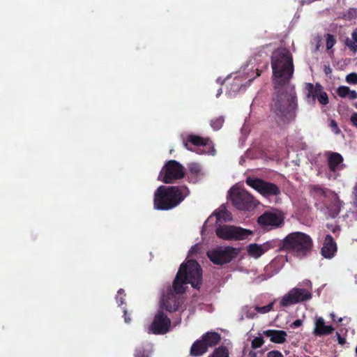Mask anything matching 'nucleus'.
<instances>
[{
    "instance_id": "c756f323",
    "label": "nucleus",
    "mask_w": 357,
    "mask_h": 357,
    "mask_svg": "<svg viewBox=\"0 0 357 357\" xmlns=\"http://www.w3.org/2000/svg\"><path fill=\"white\" fill-rule=\"evenodd\" d=\"M326 38V46L328 50H331L336 43L335 36L331 33H326L324 36Z\"/></svg>"
},
{
    "instance_id": "f3484780",
    "label": "nucleus",
    "mask_w": 357,
    "mask_h": 357,
    "mask_svg": "<svg viewBox=\"0 0 357 357\" xmlns=\"http://www.w3.org/2000/svg\"><path fill=\"white\" fill-rule=\"evenodd\" d=\"M322 89L323 86L319 83H317L315 85L312 83H306L305 91L307 98L311 99L312 102L314 103L319 93Z\"/></svg>"
},
{
    "instance_id": "a19ab883",
    "label": "nucleus",
    "mask_w": 357,
    "mask_h": 357,
    "mask_svg": "<svg viewBox=\"0 0 357 357\" xmlns=\"http://www.w3.org/2000/svg\"><path fill=\"white\" fill-rule=\"evenodd\" d=\"M352 197H353V205L356 208H357V182L356 183L353 191H352Z\"/></svg>"
},
{
    "instance_id": "7ed1b4c3",
    "label": "nucleus",
    "mask_w": 357,
    "mask_h": 357,
    "mask_svg": "<svg viewBox=\"0 0 357 357\" xmlns=\"http://www.w3.org/2000/svg\"><path fill=\"white\" fill-rule=\"evenodd\" d=\"M202 282V270L196 260L190 259L179 267L172 287L176 294L185 291V284H190L193 288L199 289Z\"/></svg>"
},
{
    "instance_id": "5fc2aeb1",
    "label": "nucleus",
    "mask_w": 357,
    "mask_h": 357,
    "mask_svg": "<svg viewBox=\"0 0 357 357\" xmlns=\"http://www.w3.org/2000/svg\"><path fill=\"white\" fill-rule=\"evenodd\" d=\"M217 219L220 220L222 218L221 212H219L216 214Z\"/></svg>"
},
{
    "instance_id": "1a4fd4ad",
    "label": "nucleus",
    "mask_w": 357,
    "mask_h": 357,
    "mask_svg": "<svg viewBox=\"0 0 357 357\" xmlns=\"http://www.w3.org/2000/svg\"><path fill=\"white\" fill-rule=\"evenodd\" d=\"M215 234L218 238L225 240H244L252 232L249 229L241 227L222 225L216 229Z\"/></svg>"
},
{
    "instance_id": "f8f14e48",
    "label": "nucleus",
    "mask_w": 357,
    "mask_h": 357,
    "mask_svg": "<svg viewBox=\"0 0 357 357\" xmlns=\"http://www.w3.org/2000/svg\"><path fill=\"white\" fill-rule=\"evenodd\" d=\"M343 205L344 202L340 199L339 196L331 192L328 201L324 204L322 211L327 218H335L339 215Z\"/></svg>"
},
{
    "instance_id": "e433bc0d",
    "label": "nucleus",
    "mask_w": 357,
    "mask_h": 357,
    "mask_svg": "<svg viewBox=\"0 0 357 357\" xmlns=\"http://www.w3.org/2000/svg\"><path fill=\"white\" fill-rule=\"evenodd\" d=\"M126 294L123 289H120L117 291V295L116 297V302L118 303L119 305H122L125 302Z\"/></svg>"
},
{
    "instance_id": "c03bdc74",
    "label": "nucleus",
    "mask_w": 357,
    "mask_h": 357,
    "mask_svg": "<svg viewBox=\"0 0 357 357\" xmlns=\"http://www.w3.org/2000/svg\"><path fill=\"white\" fill-rule=\"evenodd\" d=\"M130 313H128V310H123V318L126 323L128 324L131 321V318L130 317Z\"/></svg>"
},
{
    "instance_id": "2eb2a0df",
    "label": "nucleus",
    "mask_w": 357,
    "mask_h": 357,
    "mask_svg": "<svg viewBox=\"0 0 357 357\" xmlns=\"http://www.w3.org/2000/svg\"><path fill=\"white\" fill-rule=\"evenodd\" d=\"M263 334L270 337V340L272 342L276 343V344H282L284 342H286L287 334L284 331H280V330H272L268 329L266 331H264L263 332Z\"/></svg>"
},
{
    "instance_id": "39448f33",
    "label": "nucleus",
    "mask_w": 357,
    "mask_h": 357,
    "mask_svg": "<svg viewBox=\"0 0 357 357\" xmlns=\"http://www.w3.org/2000/svg\"><path fill=\"white\" fill-rule=\"evenodd\" d=\"M184 167L175 160H170L165 162L158 176V180L164 183H173L176 180L185 177Z\"/></svg>"
},
{
    "instance_id": "0eeeda50",
    "label": "nucleus",
    "mask_w": 357,
    "mask_h": 357,
    "mask_svg": "<svg viewBox=\"0 0 357 357\" xmlns=\"http://www.w3.org/2000/svg\"><path fill=\"white\" fill-rule=\"evenodd\" d=\"M245 182L248 185L256 190L265 197L278 196L281 193L280 188L276 184L261 178L248 177Z\"/></svg>"
},
{
    "instance_id": "a211bd4d",
    "label": "nucleus",
    "mask_w": 357,
    "mask_h": 357,
    "mask_svg": "<svg viewBox=\"0 0 357 357\" xmlns=\"http://www.w3.org/2000/svg\"><path fill=\"white\" fill-rule=\"evenodd\" d=\"M201 338L208 349L218 344L221 340L220 335L216 332H207Z\"/></svg>"
},
{
    "instance_id": "473e14b6",
    "label": "nucleus",
    "mask_w": 357,
    "mask_h": 357,
    "mask_svg": "<svg viewBox=\"0 0 357 357\" xmlns=\"http://www.w3.org/2000/svg\"><path fill=\"white\" fill-rule=\"evenodd\" d=\"M264 343V341L262 337H256L252 340L251 347L252 349H256L260 348Z\"/></svg>"
},
{
    "instance_id": "603ef678",
    "label": "nucleus",
    "mask_w": 357,
    "mask_h": 357,
    "mask_svg": "<svg viewBox=\"0 0 357 357\" xmlns=\"http://www.w3.org/2000/svg\"><path fill=\"white\" fill-rule=\"evenodd\" d=\"M249 357H257V354L255 351H250L248 354Z\"/></svg>"
},
{
    "instance_id": "ddd939ff",
    "label": "nucleus",
    "mask_w": 357,
    "mask_h": 357,
    "mask_svg": "<svg viewBox=\"0 0 357 357\" xmlns=\"http://www.w3.org/2000/svg\"><path fill=\"white\" fill-rule=\"evenodd\" d=\"M337 251V243L333 236L327 234L324 240L323 246L321 249V255L326 259H332Z\"/></svg>"
},
{
    "instance_id": "aec40b11",
    "label": "nucleus",
    "mask_w": 357,
    "mask_h": 357,
    "mask_svg": "<svg viewBox=\"0 0 357 357\" xmlns=\"http://www.w3.org/2000/svg\"><path fill=\"white\" fill-rule=\"evenodd\" d=\"M208 351V348L201 339L196 340L190 348V354L192 356H200Z\"/></svg>"
},
{
    "instance_id": "412c9836",
    "label": "nucleus",
    "mask_w": 357,
    "mask_h": 357,
    "mask_svg": "<svg viewBox=\"0 0 357 357\" xmlns=\"http://www.w3.org/2000/svg\"><path fill=\"white\" fill-rule=\"evenodd\" d=\"M291 293L298 300V303L308 301L312 298V293L310 290L303 288L294 287L291 289Z\"/></svg>"
},
{
    "instance_id": "6ab92c4d",
    "label": "nucleus",
    "mask_w": 357,
    "mask_h": 357,
    "mask_svg": "<svg viewBox=\"0 0 357 357\" xmlns=\"http://www.w3.org/2000/svg\"><path fill=\"white\" fill-rule=\"evenodd\" d=\"M208 139L201 137L195 135H190L188 136L186 141L183 142L184 146L188 150H192V148L189 146V144L197 146H206L207 144Z\"/></svg>"
},
{
    "instance_id": "58836bf2",
    "label": "nucleus",
    "mask_w": 357,
    "mask_h": 357,
    "mask_svg": "<svg viewBox=\"0 0 357 357\" xmlns=\"http://www.w3.org/2000/svg\"><path fill=\"white\" fill-rule=\"evenodd\" d=\"M188 168L190 172L195 176H197L201 172V168L199 165L195 163L190 164Z\"/></svg>"
},
{
    "instance_id": "4c0bfd02",
    "label": "nucleus",
    "mask_w": 357,
    "mask_h": 357,
    "mask_svg": "<svg viewBox=\"0 0 357 357\" xmlns=\"http://www.w3.org/2000/svg\"><path fill=\"white\" fill-rule=\"evenodd\" d=\"M280 241H276V240H273V241H267L266 243H264L263 245H266V248H267V251L271 248H274L275 247H278V251H281L280 250V245H279V242Z\"/></svg>"
},
{
    "instance_id": "37998d69",
    "label": "nucleus",
    "mask_w": 357,
    "mask_h": 357,
    "mask_svg": "<svg viewBox=\"0 0 357 357\" xmlns=\"http://www.w3.org/2000/svg\"><path fill=\"white\" fill-rule=\"evenodd\" d=\"M347 98L351 100H356L357 98V92L350 89Z\"/></svg>"
},
{
    "instance_id": "2f4dec72",
    "label": "nucleus",
    "mask_w": 357,
    "mask_h": 357,
    "mask_svg": "<svg viewBox=\"0 0 357 357\" xmlns=\"http://www.w3.org/2000/svg\"><path fill=\"white\" fill-rule=\"evenodd\" d=\"M349 91V87L346 86H340L337 89L336 93L340 98H347Z\"/></svg>"
},
{
    "instance_id": "a18cd8bd",
    "label": "nucleus",
    "mask_w": 357,
    "mask_h": 357,
    "mask_svg": "<svg viewBox=\"0 0 357 357\" xmlns=\"http://www.w3.org/2000/svg\"><path fill=\"white\" fill-rule=\"evenodd\" d=\"M350 121L353 126L357 128V112L352 114L350 118Z\"/></svg>"
},
{
    "instance_id": "bb28decb",
    "label": "nucleus",
    "mask_w": 357,
    "mask_h": 357,
    "mask_svg": "<svg viewBox=\"0 0 357 357\" xmlns=\"http://www.w3.org/2000/svg\"><path fill=\"white\" fill-rule=\"evenodd\" d=\"M228 349L225 346H220L215 349L213 352L208 357H229Z\"/></svg>"
},
{
    "instance_id": "b1692460",
    "label": "nucleus",
    "mask_w": 357,
    "mask_h": 357,
    "mask_svg": "<svg viewBox=\"0 0 357 357\" xmlns=\"http://www.w3.org/2000/svg\"><path fill=\"white\" fill-rule=\"evenodd\" d=\"M153 345L150 343L144 344L135 349V357H151Z\"/></svg>"
},
{
    "instance_id": "9b49d317",
    "label": "nucleus",
    "mask_w": 357,
    "mask_h": 357,
    "mask_svg": "<svg viewBox=\"0 0 357 357\" xmlns=\"http://www.w3.org/2000/svg\"><path fill=\"white\" fill-rule=\"evenodd\" d=\"M257 222L263 228L271 229L281 227L284 224V218L280 214L266 211L258 218Z\"/></svg>"
},
{
    "instance_id": "c85d7f7f",
    "label": "nucleus",
    "mask_w": 357,
    "mask_h": 357,
    "mask_svg": "<svg viewBox=\"0 0 357 357\" xmlns=\"http://www.w3.org/2000/svg\"><path fill=\"white\" fill-rule=\"evenodd\" d=\"M225 123V118L223 116H220L211 119L210 125L214 130H220Z\"/></svg>"
},
{
    "instance_id": "49530a36",
    "label": "nucleus",
    "mask_w": 357,
    "mask_h": 357,
    "mask_svg": "<svg viewBox=\"0 0 357 357\" xmlns=\"http://www.w3.org/2000/svg\"><path fill=\"white\" fill-rule=\"evenodd\" d=\"M303 324V321L301 319H296L292 322L291 324V327L293 328H296L300 327Z\"/></svg>"
},
{
    "instance_id": "72a5a7b5",
    "label": "nucleus",
    "mask_w": 357,
    "mask_h": 357,
    "mask_svg": "<svg viewBox=\"0 0 357 357\" xmlns=\"http://www.w3.org/2000/svg\"><path fill=\"white\" fill-rule=\"evenodd\" d=\"M357 11L355 8H349L344 13V18L347 20H351L356 18Z\"/></svg>"
},
{
    "instance_id": "20e7f679",
    "label": "nucleus",
    "mask_w": 357,
    "mask_h": 357,
    "mask_svg": "<svg viewBox=\"0 0 357 357\" xmlns=\"http://www.w3.org/2000/svg\"><path fill=\"white\" fill-rule=\"evenodd\" d=\"M279 245L280 250L291 252L299 258H304L311 253L313 241L309 235L296 231L289 234L279 242Z\"/></svg>"
},
{
    "instance_id": "f704fd0d",
    "label": "nucleus",
    "mask_w": 357,
    "mask_h": 357,
    "mask_svg": "<svg viewBox=\"0 0 357 357\" xmlns=\"http://www.w3.org/2000/svg\"><path fill=\"white\" fill-rule=\"evenodd\" d=\"M345 45L351 51L353 52L354 54H356L357 52V44L356 43L355 41H354L353 40H351L349 39V38H347L346 40H345Z\"/></svg>"
},
{
    "instance_id": "dca6fc26",
    "label": "nucleus",
    "mask_w": 357,
    "mask_h": 357,
    "mask_svg": "<svg viewBox=\"0 0 357 357\" xmlns=\"http://www.w3.org/2000/svg\"><path fill=\"white\" fill-rule=\"evenodd\" d=\"M334 328L332 326L325 325V321L322 317H319L315 321L314 335L321 336L329 335L333 333Z\"/></svg>"
},
{
    "instance_id": "5701e85b",
    "label": "nucleus",
    "mask_w": 357,
    "mask_h": 357,
    "mask_svg": "<svg viewBox=\"0 0 357 357\" xmlns=\"http://www.w3.org/2000/svg\"><path fill=\"white\" fill-rule=\"evenodd\" d=\"M267 251L266 245H258L257 243H252L248 246V254L255 258L261 257L264 253Z\"/></svg>"
},
{
    "instance_id": "ea45409f",
    "label": "nucleus",
    "mask_w": 357,
    "mask_h": 357,
    "mask_svg": "<svg viewBox=\"0 0 357 357\" xmlns=\"http://www.w3.org/2000/svg\"><path fill=\"white\" fill-rule=\"evenodd\" d=\"M329 126L335 134L337 135L340 132V130L338 127V125L335 120L331 119L330 121Z\"/></svg>"
},
{
    "instance_id": "4d7b16f0",
    "label": "nucleus",
    "mask_w": 357,
    "mask_h": 357,
    "mask_svg": "<svg viewBox=\"0 0 357 357\" xmlns=\"http://www.w3.org/2000/svg\"><path fill=\"white\" fill-rule=\"evenodd\" d=\"M356 108L357 109V103L355 105Z\"/></svg>"
},
{
    "instance_id": "393cba45",
    "label": "nucleus",
    "mask_w": 357,
    "mask_h": 357,
    "mask_svg": "<svg viewBox=\"0 0 357 357\" xmlns=\"http://www.w3.org/2000/svg\"><path fill=\"white\" fill-rule=\"evenodd\" d=\"M296 303H298V300L296 299V297L291 293V290L285 294L280 301V305L282 307H288Z\"/></svg>"
},
{
    "instance_id": "09e8293b",
    "label": "nucleus",
    "mask_w": 357,
    "mask_h": 357,
    "mask_svg": "<svg viewBox=\"0 0 357 357\" xmlns=\"http://www.w3.org/2000/svg\"><path fill=\"white\" fill-rule=\"evenodd\" d=\"M199 245L196 244V245H193V246L190 248V250L189 252H190L191 255H192V254H194V253H195V252H198V250H199Z\"/></svg>"
},
{
    "instance_id": "3c124183",
    "label": "nucleus",
    "mask_w": 357,
    "mask_h": 357,
    "mask_svg": "<svg viewBox=\"0 0 357 357\" xmlns=\"http://www.w3.org/2000/svg\"><path fill=\"white\" fill-rule=\"evenodd\" d=\"M352 40L357 44V30H355L351 33Z\"/></svg>"
},
{
    "instance_id": "cd10ccee",
    "label": "nucleus",
    "mask_w": 357,
    "mask_h": 357,
    "mask_svg": "<svg viewBox=\"0 0 357 357\" xmlns=\"http://www.w3.org/2000/svg\"><path fill=\"white\" fill-rule=\"evenodd\" d=\"M164 306L167 311L172 312L178 310L179 304L175 298H172L165 301Z\"/></svg>"
},
{
    "instance_id": "8fccbe9b",
    "label": "nucleus",
    "mask_w": 357,
    "mask_h": 357,
    "mask_svg": "<svg viewBox=\"0 0 357 357\" xmlns=\"http://www.w3.org/2000/svg\"><path fill=\"white\" fill-rule=\"evenodd\" d=\"M337 340H338L339 344H340L342 345L345 344V342H346L345 338L342 337L338 333H337Z\"/></svg>"
},
{
    "instance_id": "f03ea898",
    "label": "nucleus",
    "mask_w": 357,
    "mask_h": 357,
    "mask_svg": "<svg viewBox=\"0 0 357 357\" xmlns=\"http://www.w3.org/2000/svg\"><path fill=\"white\" fill-rule=\"evenodd\" d=\"M189 195L190 190L186 185H160L154 192V208L171 210L178 206Z\"/></svg>"
},
{
    "instance_id": "864d4df0",
    "label": "nucleus",
    "mask_w": 357,
    "mask_h": 357,
    "mask_svg": "<svg viewBox=\"0 0 357 357\" xmlns=\"http://www.w3.org/2000/svg\"><path fill=\"white\" fill-rule=\"evenodd\" d=\"M326 74H328L331 72V69L330 68V67H328V68H326L325 70H324Z\"/></svg>"
},
{
    "instance_id": "7c9ffc66",
    "label": "nucleus",
    "mask_w": 357,
    "mask_h": 357,
    "mask_svg": "<svg viewBox=\"0 0 357 357\" xmlns=\"http://www.w3.org/2000/svg\"><path fill=\"white\" fill-rule=\"evenodd\" d=\"M317 99L319 102L322 105H326L328 103V96L327 93L324 91V89L319 93Z\"/></svg>"
},
{
    "instance_id": "9d476101",
    "label": "nucleus",
    "mask_w": 357,
    "mask_h": 357,
    "mask_svg": "<svg viewBox=\"0 0 357 357\" xmlns=\"http://www.w3.org/2000/svg\"><path fill=\"white\" fill-rule=\"evenodd\" d=\"M171 325L170 319L162 310H158L150 326L149 331L153 334L163 335L169 331Z\"/></svg>"
},
{
    "instance_id": "de8ad7c7",
    "label": "nucleus",
    "mask_w": 357,
    "mask_h": 357,
    "mask_svg": "<svg viewBox=\"0 0 357 357\" xmlns=\"http://www.w3.org/2000/svg\"><path fill=\"white\" fill-rule=\"evenodd\" d=\"M327 227H328V229H331V231H332L333 233H335L336 231H340V227H337V226H335V227H333V225H329V224H328V225H327Z\"/></svg>"
},
{
    "instance_id": "a878e982",
    "label": "nucleus",
    "mask_w": 357,
    "mask_h": 357,
    "mask_svg": "<svg viewBox=\"0 0 357 357\" xmlns=\"http://www.w3.org/2000/svg\"><path fill=\"white\" fill-rule=\"evenodd\" d=\"M273 305H274V303L272 302L266 306H263V307L255 306L254 307V312H252L251 309L249 310L248 317L253 318L254 315L255 314L256 312L260 313V314H266V313L270 312L271 310H272V309L273 307Z\"/></svg>"
},
{
    "instance_id": "423d86ee",
    "label": "nucleus",
    "mask_w": 357,
    "mask_h": 357,
    "mask_svg": "<svg viewBox=\"0 0 357 357\" xmlns=\"http://www.w3.org/2000/svg\"><path fill=\"white\" fill-rule=\"evenodd\" d=\"M239 250L231 246L219 247L207 252L209 259L216 265L231 262L237 257Z\"/></svg>"
},
{
    "instance_id": "4be33fe9",
    "label": "nucleus",
    "mask_w": 357,
    "mask_h": 357,
    "mask_svg": "<svg viewBox=\"0 0 357 357\" xmlns=\"http://www.w3.org/2000/svg\"><path fill=\"white\" fill-rule=\"evenodd\" d=\"M310 194L314 199H319L324 197H328L327 196L328 189L322 188L319 185H310L309 186Z\"/></svg>"
},
{
    "instance_id": "f257e3e1",
    "label": "nucleus",
    "mask_w": 357,
    "mask_h": 357,
    "mask_svg": "<svg viewBox=\"0 0 357 357\" xmlns=\"http://www.w3.org/2000/svg\"><path fill=\"white\" fill-rule=\"evenodd\" d=\"M271 60L274 88L271 111L277 121L285 123L295 117L298 107L295 87L290 84L294 72L293 56L287 49L280 47L273 51Z\"/></svg>"
},
{
    "instance_id": "6e6d98bb",
    "label": "nucleus",
    "mask_w": 357,
    "mask_h": 357,
    "mask_svg": "<svg viewBox=\"0 0 357 357\" xmlns=\"http://www.w3.org/2000/svg\"><path fill=\"white\" fill-rule=\"evenodd\" d=\"M222 89H220L218 90V93H217L216 96H217V97H218L219 96H220V94L222 93Z\"/></svg>"
},
{
    "instance_id": "79ce46f5",
    "label": "nucleus",
    "mask_w": 357,
    "mask_h": 357,
    "mask_svg": "<svg viewBox=\"0 0 357 357\" xmlns=\"http://www.w3.org/2000/svg\"><path fill=\"white\" fill-rule=\"evenodd\" d=\"M267 357H283L282 353L277 350L271 351L267 354Z\"/></svg>"
},
{
    "instance_id": "c9c22d12",
    "label": "nucleus",
    "mask_w": 357,
    "mask_h": 357,
    "mask_svg": "<svg viewBox=\"0 0 357 357\" xmlns=\"http://www.w3.org/2000/svg\"><path fill=\"white\" fill-rule=\"evenodd\" d=\"M345 81L349 84H357V73H351L345 77Z\"/></svg>"
},
{
    "instance_id": "6e6552de",
    "label": "nucleus",
    "mask_w": 357,
    "mask_h": 357,
    "mask_svg": "<svg viewBox=\"0 0 357 357\" xmlns=\"http://www.w3.org/2000/svg\"><path fill=\"white\" fill-rule=\"evenodd\" d=\"M229 196L233 205L238 210L249 211L255 207L253 197L245 190L232 188Z\"/></svg>"
},
{
    "instance_id": "4468645a",
    "label": "nucleus",
    "mask_w": 357,
    "mask_h": 357,
    "mask_svg": "<svg viewBox=\"0 0 357 357\" xmlns=\"http://www.w3.org/2000/svg\"><path fill=\"white\" fill-rule=\"evenodd\" d=\"M328 166L331 172H335L338 169V167L341 165V169L344 167L342 155L337 152H331L328 156Z\"/></svg>"
}]
</instances>
